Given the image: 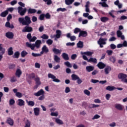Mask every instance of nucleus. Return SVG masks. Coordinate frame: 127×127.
<instances>
[{"mask_svg": "<svg viewBox=\"0 0 127 127\" xmlns=\"http://www.w3.org/2000/svg\"><path fill=\"white\" fill-rule=\"evenodd\" d=\"M21 55L22 57H25V56H26V55H27V52H26V51H23L21 52Z\"/></svg>", "mask_w": 127, "mask_h": 127, "instance_id": "nucleus-52", "label": "nucleus"}, {"mask_svg": "<svg viewBox=\"0 0 127 127\" xmlns=\"http://www.w3.org/2000/svg\"><path fill=\"white\" fill-rule=\"evenodd\" d=\"M18 12L21 16H23L25 13L26 12L27 9L26 8H22V7L19 6L17 8Z\"/></svg>", "mask_w": 127, "mask_h": 127, "instance_id": "nucleus-4", "label": "nucleus"}, {"mask_svg": "<svg viewBox=\"0 0 127 127\" xmlns=\"http://www.w3.org/2000/svg\"><path fill=\"white\" fill-rule=\"evenodd\" d=\"M22 74V71H21V69L17 68L16 70L15 75L18 78H20V76H21Z\"/></svg>", "mask_w": 127, "mask_h": 127, "instance_id": "nucleus-10", "label": "nucleus"}, {"mask_svg": "<svg viewBox=\"0 0 127 127\" xmlns=\"http://www.w3.org/2000/svg\"><path fill=\"white\" fill-rule=\"evenodd\" d=\"M108 40V39L107 38H100L99 40L98 41V44H103V45H105V44H107V42H106Z\"/></svg>", "mask_w": 127, "mask_h": 127, "instance_id": "nucleus-7", "label": "nucleus"}, {"mask_svg": "<svg viewBox=\"0 0 127 127\" xmlns=\"http://www.w3.org/2000/svg\"><path fill=\"white\" fill-rule=\"evenodd\" d=\"M64 65H65V66H67V67H68L69 68H72V64H71L69 62H65Z\"/></svg>", "mask_w": 127, "mask_h": 127, "instance_id": "nucleus-46", "label": "nucleus"}, {"mask_svg": "<svg viewBox=\"0 0 127 127\" xmlns=\"http://www.w3.org/2000/svg\"><path fill=\"white\" fill-rule=\"evenodd\" d=\"M99 107H100L99 105L91 104L90 105V108H99Z\"/></svg>", "mask_w": 127, "mask_h": 127, "instance_id": "nucleus-61", "label": "nucleus"}, {"mask_svg": "<svg viewBox=\"0 0 127 127\" xmlns=\"http://www.w3.org/2000/svg\"><path fill=\"white\" fill-rule=\"evenodd\" d=\"M62 56L63 58L65 61L69 60V56H68V54L64 53L62 54Z\"/></svg>", "mask_w": 127, "mask_h": 127, "instance_id": "nucleus-27", "label": "nucleus"}, {"mask_svg": "<svg viewBox=\"0 0 127 127\" xmlns=\"http://www.w3.org/2000/svg\"><path fill=\"white\" fill-rule=\"evenodd\" d=\"M56 35H55V37L56 38H60L62 34V32L60 30H57L56 32Z\"/></svg>", "mask_w": 127, "mask_h": 127, "instance_id": "nucleus-21", "label": "nucleus"}, {"mask_svg": "<svg viewBox=\"0 0 127 127\" xmlns=\"http://www.w3.org/2000/svg\"><path fill=\"white\" fill-rule=\"evenodd\" d=\"M67 11V9L65 8L60 7V8H59L57 9V11L58 12H59V11H62L63 12L64 11Z\"/></svg>", "mask_w": 127, "mask_h": 127, "instance_id": "nucleus-40", "label": "nucleus"}, {"mask_svg": "<svg viewBox=\"0 0 127 127\" xmlns=\"http://www.w3.org/2000/svg\"><path fill=\"white\" fill-rule=\"evenodd\" d=\"M55 123H56V124L59 125L60 126H62L63 125H64V122H63V121L61 120V119L58 118H55Z\"/></svg>", "mask_w": 127, "mask_h": 127, "instance_id": "nucleus-9", "label": "nucleus"}, {"mask_svg": "<svg viewBox=\"0 0 127 127\" xmlns=\"http://www.w3.org/2000/svg\"><path fill=\"white\" fill-rule=\"evenodd\" d=\"M13 54V51L12 47H10L8 49V55L10 56Z\"/></svg>", "mask_w": 127, "mask_h": 127, "instance_id": "nucleus-35", "label": "nucleus"}, {"mask_svg": "<svg viewBox=\"0 0 127 127\" xmlns=\"http://www.w3.org/2000/svg\"><path fill=\"white\" fill-rule=\"evenodd\" d=\"M117 88L114 86H108L106 87V90L107 91H114V90H116Z\"/></svg>", "mask_w": 127, "mask_h": 127, "instance_id": "nucleus-28", "label": "nucleus"}, {"mask_svg": "<svg viewBox=\"0 0 127 127\" xmlns=\"http://www.w3.org/2000/svg\"><path fill=\"white\" fill-rule=\"evenodd\" d=\"M54 61H55V62H56V63H60L61 59H60V58L59 57H58V56L55 55L54 56Z\"/></svg>", "mask_w": 127, "mask_h": 127, "instance_id": "nucleus-22", "label": "nucleus"}, {"mask_svg": "<svg viewBox=\"0 0 127 127\" xmlns=\"http://www.w3.org/2000/svg\"><path fill=\"white\" fill-rule=\"evenodd\" d=\"M0 54L3 55L5 52V49L2 47V44H0Z\"/></svg>", "mask_w": 127, "mask_h": 127, "instance_id": "nucleus-33", "label": "nucleus"}, {"mask_svg": "<svg viewBox=\"0 0 127 127\" xmlns=\"http://www.w3.org/2000/svg\"><path fill=\"white\" fill-rule=\"evenodd\" d=\"M100 20L102 22H107L109 20V18L107 17H102L100 18Z\"/></svg>", "mask_w": 127, "mask_h": 127, "instance_id": "nucleus-37", "label": "nucleus"}, {"mask_svg": "<svg viewBox=\"0 0 127 127\" xmlns=\"http://www.w3.org/2000/svg\"><path fill=\"white\" fill-rule=\"evenodd\" d=\"M88 62H92V63H97V59L90 58L89 60H88Z\"/></svg>", "mask_w": 127, "mask_h": 127, "instance_id": "nucleus-36", "label": "nucleus"}, {"mask_svg": "<svg viewBox=\"0 0 127 127\" xmlns=\"http://www.w3.org/2000/svg\"><path fill=\"white\" fill-rule=\"evenodd\" d=\"M46 42L48 45H51L53 43V41L51 39H48Z\"/></svg>", "mask_w": 127, "mask_h": 127, "instance_id": "nucleus-58", "label": "nucleus"}, {"mask_svg": "<svg viewBox=\"0 0 127 127\" xmlns=\"http://www.w3.org/2000/svg\"><path fill=\"white\" fill-rule=\"evenodd\" d=\"M16 103L18 106L22 107V106H24L25 102H24L23 100L19 99L16 101Z\"/></svg>", "mask_w": 127, "mask_h": 127, "instance_id": "nucleus-11", "label": "nucleus"}, {"mask_svg": "<svg viewBox=\"0 0 127 127\" xmlns=\"http://www.w3.org/2000/svg\"><path fill=\"white\" fill-rule=\"evenodd\" d=\"M17 81V79H16V77L15 76H13L10 79V82L12 83H14V82H16Z\"/></svg>", "mask_w": 127, "mask_h": 127, "instance_id": "nucleus-47", "label": "nucleus"}, {"mask_svg": "<svg viewBox=\"0 0 127 127\" xmlns=\"http://www.w3.org/2000/svg\"><path fill=\"white\" fill-rule=\"evenodd\" d=\"M81 54L82 55L84 54L85 55H87V56L91 57L92 56V55H93V54H94V52L88 51V52L81 53Z\"/></svg>", "mask_w": 127, "mask_h": 127, "instance_id": "nucleus-24", "label": "nucleus"}, {"mask_svg": "<svg viewBox=\"0 0 127 127\" xmlns=\"http://www.w3.org/2000/svg\"><path fill=\"white\" fill-rule=\"evenodd\" d=\"M109 60L111 62H112V63H115V62H116V57L114 56L110 57Z\"/></svg>", "mask_w": 127, "mask_h": 127, "instance_id": "nucleus-41", "label": "nucleus"}, {"mask_svg": "<svg viewBox=\"0 0 127 127\" xmlns=\"http://www.w3.org/2000/svg\"><path fill=\"white\" fill-rule=\"evenodd\" d=\"M27 103L28 104V106H31L32 107H33V106L35 105L34 102L32 101H27Z\"/></svg>", "mask_w": 127, "mask_h": 127, "instance_id": "nucleus-45", "label": "nucleus"}, {"mask_svg": "<svg viewBox=\"0 0 127 127\" xmlns=\"http://www.w3.org/2000/svg\"><path fill=\"white\" fill-rule=\"evenodd\" d=\"M127 75L125 73H119L118 74V79L121 80L123 83L127 84Z\"/></svg>", "mask_w": 127, "mask_h": 127, "instance_id": "nucleus-3", "label": "nucleus"}, {"mask_svg": "<svg viewBox=\"0 0 127 127\" xmlns=\"http://www.w3.org/2000/svg\"><path fill=\"white\" fill-rule=\"evenodd\" d=\"M81 32V29L79 28H75L73 31L74 33H75V34H77V33H80V32Z\"/></svg>", "mask_w": 127, "mask_h": 127, "instance_id": "nucleus-43", "label": "nucleus"}, {"mask_svg": "<svg viewBox=\"0 0 127 127\" xmlns=\"http://www.w3.org/2000/svg\"><path fill=\"white\" fill-rule=\"evenodd\" d=\"M100 118L101 116L100 115L96 114L92 118V120H98V119H100Z\"/></svg>", "mask_w": 127, "mask_h": 127, "instance_id": "nucleus-53", "label": "nucleus"}, {"mask_svg": "<svg viewBox=\"0 0 127 127\" xmlns=\"http://www.w3.org/2000/svg\"><path fill=\"white\" fill-rule=\"evenodd\" d=\"M50 116H51V117H58V116H59V113L58 111L52 112V113H51Z\"/></svg>", "mask_w": 127, "mask_h": 127, "instance_id": "nucleus-31", "label": "nucleus"}, {"mask_svg": "<svg viewBox=\"0 0 127 127\" xmlns=\"http://www.w3.org/2000/svg\"><path fill=\"white\" fill-rule=\"evenodd\" d=\"M43 51H44L45 53H47L48 52V48H47V47L46 46H44L42 49Z\"/></svg>", "mask_w": 127, "mask_h": 127, "instance_id": "nucleus-48", "label": "nucleus"}, {"mask_svg": "<svg viewBox=\"0 0 127 127\" xmlns=\"http://www.w3.org/2000/svg\"><path fill=\"white\" fill-rule=\"evenodd\" d=\"M97 66L99 69H104L106 67V64L103 62H100L97 64Z\"/></svg>", "mask_w": 127, "mask_h": 127, "instance_id": "nucleus-18", "label": "nucleus"}, {"mask_svg": "<svg viewBox=\"0 0 127 127\" xmlns=\"http://www.w3.org/2000/svg\"><path fill=\"white\" fill-rule=\"evenodd\" d=\"M117 35L118 37H121L123 35V33L120 30H118L117 32Z\"/></svg>", "mask_w": 127, "mask_h": 127, "instance_id": "nucleus-51", "label": "nucleus"}, {"mask_svg": "<svg viewBox=\"0 0 127 127\" xmlns=\"http://www.w3.org/2000/svg\"><path fill=\"white\" fill-rule=\"evenodd\" d=\"M83 93L87 96H90L91 94V92H90V91L87 89L84 90Z\"/></svg>", "mask_w": 127, "mask_h": 127, "instance_id": "nucleus-50", "label": "nucleus"}, {"mask_svg": "<svg viewBox=\"0 0 127 127\" xmlns=\"http://www.w3.org/2000/svg\"><path fill=\"white\" fill-rule=\"evenodd\" d=\"M40 112V108H35L34 109V113L35 116H38L39 115Z\"/></svg>", "mask_w": 127, "mask_h": 127, "instance_id": "nucleus-23", "label": "nucleus"}, {"mask_svg": "<svg viewBox=\"0 0 127 127\" xmlns=\"http://www.w3.org/2000/svg\"><path fill=\"white\" fill-rule=\"evenodd\" d=\"M111 71H112V67L110 66H107L104 68V72L106 75L110 74V72H111Z\"/></svg>", "mask_w": 127, "mask_h": 127, "instance_id": "nucleus-15", "label": "nucleus"}, {"mask_svg": "<svg viewBox=\"0 0 127 127\" xmlns=\"http://www.w3.org/2000/svg\"><path fill=\"white\" fill-rule=\"evenodd\" d=\"M5 26H6V27H8L9 28H11L12 29L14 28V26H13V25H10V23H9V22H8H8H6Z\"/></svg>", "mask_w": 127, "mask_h": 127, "instance_id": "nucleus-26", "label": "nucleus"}, {"mask_svg": "<svg viewBox=\"0 0 127 127\" xmlns=\"http://www.w3.org/2000/svg\"><path fill=\"white\" fill-rule=\"evenodd\" d=\"M71 78L73 81H76V80H77L79 77L78 76V75L73 74L71 75Z\"/></svg>", "mask_w": 127, "mask_h": 127, "instance_id": "nucleus-38", "label": "nucleus"}, {"mask_svg": "<svg viewBox=\"0 0 127 127\" xmlns=\"http://www.w3.org/2000/svg\"><path fill=\"white\" fill-rule=\"evenodd\" d=\"M41 38H42L43 39H48L49 38V37L48 35L44 34L42 36H41Z\"/></svg>", "mask_w": 127, "mask_h": 127, "instance_id": "nucleus-49", "label": "nucleus"}, {"mask_svg": "<svg viewBox=\"0 0 127 127\" xmlns=\"http://www.w3.org/2000/svg\"><path fill=\"white\" fill-rule=\"evenodd\" d=\"M48 78H50L51 79H53V82H56V83H60L61 81L58 78H56V76L55 75L51 74L49 73L48 75Z\"/></svg>", "mask_w": 127, "mask_h": 127, "instance_id": "nucleus-5", "label": "nucleus"}, {"mask_svg": "<svg viewBox=\"0 0 127 127\" xmlns=\"http://www.w3.org/2000/svg\"><path fill=\"white\" fill-rule=\"evenodd\" d=\"M8 14V11H7V10H6L5 11L2 12L0 15L2 17H5V16H6V15Z\"/></svg>", "mask_w": 127, "mask_h": 127, "instance_id": "nucleus-30", "label": "nucleus"}, {"mask_svg": "<svg viewBox=\"0 0 127 127\" xmlns=\"http://www.w3.org/2000/svg\"><path fill=\"white\" fill-rule=\"evenodd\" d=\"M105 98H106V99L107 100V101H109L110 100V99H111V94H107L106 95H105Z\"/></svg>", "mask_w": 127, "mask_h": 127, "instance_id": "nucleus-60", "label": "nucleus"}, {"mask_svg": "<svg viewBox=\"0 0 127 127\" xmlns=\"http://www.w3.org/2000/svg\"><path fill=\"white\" fill-rule=\"evenodd\" d=\"M15 104V101L14 99H11L9 100V106H13Z\"/></svg>", "mask_w": 127, "mask_h": 127, "instance_id": "nucleus-39", "label": "nucleus"}, {"mask_svg": "<svg viewBox=\"0 0 127 127\" xmlns=\"http://www.w3.org/2000/svg\"><path fill=\"white\" fill-rule=\"evenodd\" d=\"M87 35H88V34L87 33L86 31H80V32L78 35V37H81V36H82V37H86Z\"/></svg>", "mask_w": 127, "mask_h": 127, "instance_id": "nucleus-16", "label": "nucleus"}, {"mask_svg": "<svg viewBox=\"0 0 127 127\" xmlns=\"http://www.w3.org/2000/svg\"><path fill=\"white\" fill-rule=\"evenodd\" d=\"M120 20H125V19H127V16L123 15L120 18Z\"/></svg>", "mask_w": 127, "mask_h": 127, "instance_id": "nucleus-64", "label": "nucleus"}, {"mask_svg": "<svg viewBox=\"0 0 127 127\" xmlns=\"http://www.w3.org/2000/svg\"><path fill=\"white\" fill-rule=\"evenodd\" d=\"M6 123L8 124V125H9V126H12L14 124V121H13V119L8 118L6 120Z\"/></svg>", "mask_w": 127, "mask_h": 127, "instance_id": "nucleus-14", "label": "nucleus"}, {"mask_svg": "<svg viewBox=\"0 0 127 127\" xmlns=\"http://www.w3.org/2000/svg\"><path fill=\"white\" fill-rule=\"evenodd\" d=\"M86 71H87V72H92V71H93V70H94V66H86Z\"/></svg>", "mask_w": 127, "mask_h": 127, "instance_id": "nucleus-29", "label": "nucleus"}, {"mask_svg": "<svg viewBox=\"0 0 127 127\" xmlns=\"http://www.w3.org/2000/svg\"><path fill=\"white\" fill-rule=\"evenodd\" d=\"M94 102L96 104H101V100H100L99 99H94Z\"/></svg>", "mask_w": 127, "mask_h": 127, "instance_id": "nucleus-63", "label": "nucleus"}, {"mask_svg": "<svg viewBox=\"0 0 127 127\" xmlns=\"http://www.w3.org/2000/svg\"><path fill=\"white\" fill-rule=\"evenodd\" d=\"M77 46L78 48H83V42L79 41L77 44Z\"/></svg>", "mask_w": 127, "mask_h": 127, "instance_id": "nucleus-34", "label": "nucleus"}, {"mask_svg": "<svg viewBox=\"0 0 127 127\" xmlns=\"http://www.w3.org/2000/svg\"><path fill=\"white\" fill-rule=\"evenodd\" d=\"M71 92V89H70V87H66L64 89V92L65 94H68V93H70Z\"/></svg>", "mask_w": 127, "mask_h": 127, "instance_id": "nucleus-44", "label": "nucleus"}, {"mask_svg": "<svg viewBox=\"0 0 127 127\" xmlns=\"http://www.w3.org/2000/svg\"><path fill=\"white\" fill-rule=\"evenodd\" d=\"M107 0H101L102 2H100L99 4H101L103 7H108L109 6L106 3Z\"/></svg>", "mask_w": 127, "mask_h": 127, "instance_id": "nucleus-20", "label": "nucleus"}, {"mask_svg": "<svg viewBox=\"0 0 127 127\" xmlns=\"http://www.w3.org/2000/svg\"><path fill=\"white\" fill-rule=\"evenodd\" d=\"M53 52L56 55H60V54H61V53H62V50H61V49L59 50V49H58L56 48H54L53 49Z\"/></svg>", "mask_w": 127, "mask_h": 127, "instance_id": "nucleus-12", "label": "nucleus"}, {"mask_svg": "<svg viewBox=\"0 0 127 127\" xmlns=\"http://www.w3.org/2000/svg\"><path fill=\"white\" fill-rule=\"evenodd\" d=\"M14 58H16L17 59V58L19 57V52H15L14 54Z\"/></svg>", "mask_w": 127, "mask_h": 127, "instance_id": "nucleus-57", "label": "nucleus"}, {"mask_svg": "<svg viewBox=\"0 0 127 127\" xmlns=\"http://www.w3.org/2000/svg\"><path fill=\"white\" fill-rule=\"evenodd\" d=\"M30 121H29V120H28V119H26L25 122V126L24 127H30Z\"/></svg>", "mask_w": 127, "mask_h": 127, "instance_id": "nucleus-32", "label": "nucleus"}, {"mask_svg": "<svg viewBox=\"0 0 127 127\" xmlns=\"http://www.w3.org/2000/svg\"><path fill=\"white\" fill-rule=\"evenodd\" d=\"M45 94V91H44L43 89H40L37 92L34 93V96H35L36 97H39L44 95Z\"/></svg>", "mask_w": 127, "mask_h": 127, "instance_id": "nucleus-6", "label": "nucleus"}, {"mask_svg": "<svg viewBox=\"0 0 127 127\" xmlns=\"http://www.w3.org/2000/svg\"><path fill=\"white\" fill-rule=\"evenodd\" d=\"M75 1V0H65V3L66 4V5H70L72 4Z\"/></svg>", "mask_w": 127, "mask_h": 127, "instance_id": "nucleus-25", "label": "nucleus"}, {"mask_svg": "<svg viewBox=\"0 0 127 127\" xmlns=\"http://www.w3.org/2000/svg\"><path fill=\"white\" fill-rule=\"evenodd\" d=\"M28 13H35L36 12V9L29 8L28 11Z\"/></svg>", "mask_w": 127, "mask_h": 127, "instance_id": "nucleus-42", "label": "nucleus"}, {"mask_svg": "<svg viewBox=\"0 0 127 127\" xmlns=\"http://www.w3.org/2000/svg\"><path fill=\"white\" fill-rule=\"evenodd\" d=\"M42 42H41V40H37L35 44H30L28 42L26 43V46L27 47H29V48H31V50H35V48L37 49H39L40 48V47L41 46Z\"/></svg>", "mask_w": 127, "mask_h": 127, "instance_id": "nucleus-1", "label": "nucleus"}, {"mask_svg": "<svg viewBox=\"0 0 127 127\" xmlns=\"http://www.w3.org/2000/svg\"><path fill=\"white\" fill-rule=\"evenodd\" d=\"M19 23H21L23 25H28L31 23L30 17L28 16H25L24 18L19 17L18 18Z\"/></svg>", "mask_w": 127, "mask_h": 127, "instance_id": "nucleus-2", "label": "nucleus"}, {"mask_svg": "<svg viewBox=\"0 0 127 127\" xmlns=\"http://www.w3.org/2000/svg\"><path fill=\"white\" fill-rule=\"evenodd\" d=\"M35 80L36 81V84H37L36 86H35V89H37L38 86L40 85H41V82H40V78H39V77H36Z\"/></svg>", "mask_w": 127, "mask_h": 127, "instance_id": "nucleus-17", "label": "nucleus"}, {"mask_svg": "<svg viewBox=\"0 0 127 127\" xmlns=\"http://www.w3.org/2000/svg\"><path fill=\"white\" fill-rule=\"evenodd\" d=\"M32 30H33L32 27L27 26L23 28L22 31L23 32H31Z\"/></svg>", "mask_w": 127, "mask_h": 127, "instance_id": "nucleus-8", "label": "nucleus"}, {"mask_svg": "<svg viewBox=\"0 0 127 127\" xmlns=\"http://www.w3.org/2000/svg\"><path fill=\"white\" fill-rule=\"evenodd\" d=\"M15 96L17 97V98H22V94L20 92H17L15 94Z\"/></svg>", "mask_w": 127, "mask_h": 127, "instance_id": "nucleus-56", "label": "nucleus"}, {"mask_svg": "<svg viewBox=\"0 0 127 127\" xmlns=\"http://www.w3.org/2000/svg\"><path fill=\"white\" fill-rule=\"evenodd\" d=\"M40 64H39V63H36L35 64V67L36 68L39 69V68H40Z\"/></svg>", "mask_w": 127, "mask_h": 127, "instance_id": "nucleus-62", "label": "nucleus"}, {"mask_svg": "<svg viewBox=\"0 0 127 127\" xmlns=\"http://www.w3.org/2000/svg\"><path fill=\"white\" fill-rule=\"evenodd\" d=\"M115 108L118 111H123L124 110V106L121 104H115Z\"/></svg>", "mask_w": 127, "mask_h": 127, "instance_id": "nucleus-13", "label": "nucleus"}, {"mask_svg": "<svg viewBox=\"0 0 127 127\" xmlns=\"http://www.w3.org/2000/svg\"><path fill=\"white\" fill-rule=\"evenodd\" d=\"M66 46H74L75 45V43L68 42L66 44Z\"/></svg>", "mask_w": 127, "mask_h": 127, "instance_id": "nucleus-59", "label": "nucleus"}, {"mask_svg": "<svg viewBox=\"0 0 127 127\" xmlns=\"http://www.w3.org/2000/svg\"><path fill=\"white\" fill-rule=\"evenodd\" d=\"M114 13L115 10H111L109 12L110 15H111V16H112V17H113V18H115V15H114Z\"/></svg>", "mask_w": 127, "mask_h": 127, "instance_id": "nucleus-55", "label": "nucleus"}, {"mask_svg": "<svg viewBox=\"0 0 127 127\" xmlns=\"http://www.w3.org/2000/svg\"><path fill=\"white\" fill-rule=\"evenodd\" d=\"M6 37L9 39L13 38V33L11 32H9L6 33Z\"/></svg>", "mask_w": 127, "mask_h": 127, "instance_id": "nucleus-19", "label": "nucleus"}, {"mask_svg": "<svg viewBox=\"0 0 127 127\" xmlns=\"http://www.w3.org/2000/svg\"><path fill=\"white\" fill-rule=\"evenodd\" d=\"M32 56L33 57H39V56H41V54L32 53Z\"/></svg>", "mask_w": 127, "mask_h": 127, "instance_id": "nucleus-54", "label": "nucleus"}]
</instances>
